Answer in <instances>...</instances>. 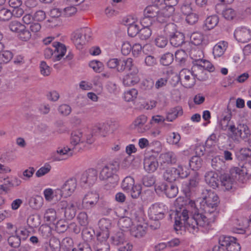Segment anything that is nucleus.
I'll return each instance as SVG.
<instances>
[{"instance_id": "nucleus-1", "label": "nucleus", "mask_w": 251, "mask_h": 251, "mask_svg": "<svg viewBox=\"0 0 251 251\" xmlns=\"http://www.w3.org/2000/svg\"><path fill=\"white\" fill-rule=\"evenodd\" d=\"M219 203L218 195L210 190L207 191V195L205 196L201 203L200 208L196 206L195 202L192 200H188L185 204L190 209L191 213L194 214V219L191 220L208 231L211 223L215 222L219 215L217 207Z\"/></svg>"}, {"instance_id": "nucleus-2", "label": "nucleus", "mask_w": 251, "mask_h": 251, "mask_svg": "<svg viewBox=\"0 0 251 251\" xmlns=\"http://www.w3.org/2000/svg\"><path fill=\"white\" fill-rule=\"evenodd\" d=\"M194 218V214L191 213V210L188 208L187 205L181 212H177L176 216L175 217L174 229L177 232L181 229L183 226H185L187 229L193 234L198 233L201 230L203 232H207L205 229L197 225L196 222L191 220Z\"/></svg>"}, {"instance_id": "nucleus-3", "label": "nucleus", "mask_w": 251, "mask_h": 251, "mask_svg": "<svg viewBox=\"0 0 251 251\" xmlns=\"http://www.w3.org/2000/svg\"><path fill=\"white\" fill-rule=\"evenodd\" d=\"M228 137L234 142H239L240 139H245L251 135V131L246 123H240L229 127Z\"/></svg>"}, {"instance_id": "nucleus-4", "label": "nucleus", "mask_w": 251, "mask_h": 251, "mask_svg": "<svg viewBox=\"0 0 251 251\" xmlns=\"http://www.w3.org/2000/svg\"><path fill=\"white\" fill-rule=\"evenodd\" d=\"M193 70V67L191 71L188 69H183L180 73L179 76L177 77L178 79H180L181 77H183L181 84L185 88H190L193 87L196 83V78L200 81H204L207 77L201 76L199 74H195L196 71Z\"/></svg>"}, {"instance_id": "nucleus-5", "label": "nucleus", "mask_w": 251, "mask_h": 251, "mask_svg": "<svg viewBox=\"0 0 251 251\" xmlns=\"http://www.w3.org/2000/svg\"><path fill=\"white\" fill-rule=\"evenodd\" d=\"M92 36L91 30L88 27H83L75 31L72 35V40L76 48L80 49L81 46L88 42Z\"/></svg>"}, {"instance_id": "nucleus-6", "label": "nucleus", "mask_w": 251, "mask_h": 251, "mask_svg": "<svg viewBox=\"0 0 251 251\" xmlns=\"http://www.w3.org/2000/svg\"><path fill=\"white\" fill-rule=\"evenodd\" d=\"M120 167V162L118 160H113L106 164L100 173L99 177L100 180H107L110 178L116 176V174Z\"/></svg>"}, {"instance_id": "nucleus-7", "label": "nucleus", "mask_w": 251, "mask_h": 251, "mask_svg": "<svg viewBox=\"0 0 251 251\" xmlns=\"http://www.w3.org/2000/svg\"><path fill=\"white\" fill-rule=\"evenodd\" d=\"M77 186V180L75 177H71L66 180L61 188L57 189L55 193L59 195L60 198H67L74 192Z\"/></svg>"}, {"instance_id": "nucleus-8", "label": "nucleus", "mask_w": 251, "mask_h": 251, "mask_svg": "<svg viewBox=\"0 0 251 251\" xmlns=\"http://www.w3.org/2000/svg\"><path fill=\"white\" fill-rule=\"evenodd\" d=\"M219 243L222 246H226L227 251H240L241 246L236 238L222 235L219 238Z\"/></svg>"}, {"instance_id": "nucleus-9", "label": "nucleus", "mask_w": 251, "mask_h": 251, "mask_svg": "<svg viewBox=\"0 0 251 251\" xmlns=\"http://www.w3.org/2000/svg\"><path fill=\"white\" fill-rule=\"evenodd\" d=\"M166 209L165 205L161 203L152 204L149 209L150 218L154 221H158L164 218Z\"/></svg>"}, {"instance_id": "nucleus-10", "label": "nucleus", "mask_w": 251, "mask_h": 251, "mask_svg": "<svg viewBox=\"0 0 251 251\" xmlns=\"http://www.w3.org/2000/svg\"><path fill=\"white\" fill-rule=\"evenodd\" d=\"M58 209L63 211L64 217L67 220H72L76 215V208L74 202L68 203L67 201H63L57 204Z\"/></svg>"}, {"instance_id": "nucleus-11", "label": "nucleus", "mask_w": 251, "mask_h": 251, "mask_svg": "<svg viewBox=\"0 0 251 251\" xmlns=\"http://www.w3.org/2000/svg\"><path fill=\"white\" fill-rule=\"evenodd\" d=\"M98 178V171L94 168H89L84 172L80 178V183L82 185H93Z\"/></svg>"}, {"instance_id": "nucleus-12", "label": "nucleus", "mask_w": 251, "mask_h": 251, "mask_svg": "<svg viewBox=\"0 0 251 251\" xmlns=\"http://www.w3.org/2000/svg\"><path fill=\"white\" fill-rule=\"evenodd\" d=\"M99 200V195L97 193L88 192L85 195L82 201V207L89 210L94 207Z\"/></svg>"}, {"instance_id": "nucleus-13", "label": "nucleus", "mask_w": 251, "mask_h": 251, "mask_svg": "<svg viewBox=\"0 0 251 251\" xmlns=\"http://www.w3.org/2000/svg\"><path fill=\"white\" fill-rule=\"evenodd\" d=\"M193 70L197 71L199 70L201 72V73L205 72L204 70H207L209 72L214 71V66L208 61L204 59H195L193 61Z\"/></svg>"}, {"instance_id": "nucleus-14", "label": "nucleus", "mask_w": 251, "mask_h": 251, "mask_svg": "<svg viewBox=\"0 0 251 251\" xmlns=\"http://www.w3.org/2000/svg\"><path fill=\"white\" fill-rule=\"evenodd\" d=\"M230 172V175L228 174H224L220 176L221 186L225 190L228 191L231 189L235 179H238L237 175L233 174L232 175L231 171Z\"/></svg>"}, {"instance_id": "nucleus-15", "label": "nucleus", "mask_w": 251, "mask_h": 251, "mask_svg": "<svg viewBox=\"0 0 251 251\" xmlns=\"http://www.w3.org/2000/svg\"><path fill=\"white\" fill-rule=\"evenodd\" d=\"M125 71H128L129 73H134V74L138 73V69L133 63L132 58L121 59L120 65L118 68V72H123Z\"/></svg>"}, {"instance_id": "nucleus-16", "label": "nucleus", "mask_w": 251, "mask_h": 251, "mask_svg": "<svg viewBox=\"0 0 251 251\" xmlns=\"http://www.w3.org/2000/svg\"><path fill=\"white\" fill-rule=\"evenodd\" d=\"M234 36L239 42L246 43L251 39V30L245 27H239L235 30Z\"/></svg>"}, {"instance_id": "nucleus-17", "label": "nucleus", "mask_w": 251, "mask_h": 251, "mask_svg": "<svg viewBox=\"0 0 251 251\" xmlns=\"http://www.w3.org/2000/svg\"><path fill=\"white\" fill-rule=\"evenodd\" d=\"M148 118L146 115H142L138 117L134 122L135 128L140 133H144L151 128L149 124L145 125L147 122Z\"/></svg>"}, {"instance_id": "nucleus-18", "label": "nucleus", "mask_w": 251, "mask_h": 251, "mask_svg": "<svg viewBox=\"0 0 251 251\" xmlns=\"http://www.w3.org/2000/svg\"><path fill=\"white\" fill-rule=\"evenodd\" d=\"M231 172L232 175H237L238 179H240V176H245L249 179L251 177V164H247L241 168L234 167L231 169Z\"/></svg>"}, {"instance_id": "nucleus-19", "label": "nucleus", "mask_w": 251, "mask_h": 251, "mask_svg": "<svg viewBox=\"0 0 251 251\" xmlns=\"http://www.w3.org/2000/svg\"><path fill=\"white\" fill-rule=\"evenodd\" d=\"M158 167V163L153 156L146 157L144 160V168L146 172L151 173L155 172Z\"/></svg>"}, {"instance_id": "nucleus-20", "label": "nucleus", "mask_w": 251, "mask_h": 251, "mask_svg": "<svg viewBox=\"0 0 251 251\" xmlns=\"http://www.w3.org/2000/svg\"><path fill=\"white\" fill-rule=\"evenodd\" d=\"M74 149L75 147L71 149L68 146L64 147L63 148H59L57 150V154H59L60 156H58L57 155H55L53 156V160L54 161H60L72 156L74 154Z\"/></svg>"}, {"instance_id": "nucleus-21", "label": "nucleus", "mask_w": 251, "mask_h": 251, "mask_svg": "<svg viewBox=\"0 0 251 251\" xmlns=\"http://www.w3.org/2000/svg\"><path fill=\"white\" fill-rule=\"evenodd\" d=\"M190 41L192 44L195 46H206L208 41L206 36L202 33L199 32L193 33L190 37Z\"/></svg>"}, {"instance_id": "nucleus-22", "label": "nucleus", "mask_w": 251, "mask_h": 251, "mask_svg": "<svg viewBox=\"0 0 251 251\" xmlns=\"http://www.w3.org/2000/svg\"><path fill=\"white\" fill-rule=\"evenodd\" d=\"M219 18L218 15H213L208 16L204 20L202 26V29L206 31L213 29L218 25Z\"/></svg>"}, {"instance_id": "nucleus-23", "label": "nucleus", "mask_w": 251, "mask_h": 251, "mask_svg": "<svg viewBox=\"0 0 251 251\" xmlns=\"http://www.w3.org/2000/svg\"><path fill=\"white\" fill-rule=\"evenodd\" d=\"M218 175L213 172H209L205 176V180L206 183L213 189L218 188L220 185V180Z\"/></svg>"}, {"instance_id": "nucleus-24", "label": "nucleus", "mask_w": 251, "mask_h": 251, "mask_svg": "<svg viewBox=\"0 0 251 251\" xmlns=\"http://www.w3.org/2000/svg\"><path fill=\"white\" fill-rule=\"evenodd\" d=\"M52 46L54 48L55 54L53 60L59 61L65 55L67 50L66 47L64 44L58 42H54Z\"/></svg>"}, {"instance_id": "nucleus-25", "label": "nucleus", "mask_w": 251, "mask_h": 251, "mask_svg": "<svg viewBox=\"0 0 251 251\" xmlns=\"http://www.w3.org/2000/svg\"><path fill=\"white\" fill-rule=\"evenodd\" d=\"M159 158L161 164L173 165L176 164L177 161L176 155L173 151L162 153L160 155Z\"/></svg>"}, {"instance_id": "nucleus-26", "label": "nucleus", "mask_w": 251, "mask_h": 251, "mask_svg": "<svg viewBox=\"0 0 251 251\" xmlns=\"http://www.w3.org/2000/svg\"><path fill=\"white\" fill-rule=\"evenodd\" d=\"M23 3L22 0H9L8 4L13 8L12 13L16 17H21L24 13V10L21 7Z\"/></svg>"}, {"instance_id": "nucleus-27", "label": "nucleus", "mask_w": 251, "mask_h": 251, "mask_svg": "<svg viewBox=\"0 0 251 251\" xmlns=\"http://www.w3.org/2000/svg\"><path fill=\"white\" fill-rule=\"evenodd\" d=\"M171 44L175 47H179L186 43L185 42L184 35L179 31L170 38Z\"/></svg>"}, {"instance_id": "nucleus-28", "label": "nucleus", "mask_w": 251, "mask_h": 251, "mask_svg": "<svg viewBox=\"0 0 251 251\" xmlns=\"http://www.w3.org/2000/svg\"><path fill=\"white\" fill-rule=\"evenodd\" d=\"M137 74L131 72L126 75L123 78V83L124 85L129 87L139 82L140 79Z\"/></svg>"}, {"instance_id": "nucleus-29", "label": "nucleus", "mask_w": 251, "mask_h": 251, "mask_svg": "<svg viewBox=\"0 0 251 251\" xmlns=\"http://www.w3.org/2000/svg\"><path fill=\"white\" fill-rule=\"evenodd\" d=\"M109 126L107 124H99L95 126L92 129V133L95 136H100L104 137L109 131Z\"/></svg>"}, {"instance_id": "nucleus-30", "label": "nucleus", "mask_w": 251, "mask_h": 251, "mask_svg": "<svg viewBox=\"0 0 251 251\" xmlns=\"http://www.w3.org/2000/svg\"><path fill=\"white\" fill-rule=\"evenodd\" d=\"M176 169L175 167H171L165 170L163 173V178L166 181L172 182L178 179Z\"/></svg>"}, {"instance_id": "nucleus-31", "label": "nucleus", "mask_w": 251, "mask_h": 251, "mask_svg": "<svg viewBox=\"0 0 251 251\" xmlns=\"http://www.w3.org/2000/svg\"><path fill=\"white\" fill-rule=\"evenodd\" d=\"M227 47V43L225 41L219 42L215 45L213 49V53L215 57H221L223 55Z\"/></svg>"}, {"instance_id": "nucleus-32", "label": "nucleus", "mask_w": 251, "mask_h": 251, "mask_svg": "<svg viewBox=\"0 0 251 251\" xmlns=\"http://www.w3.org/2000/svg\"><path fill=\"white\" fill-rule=\"evenodd\" d=\"M183 114L182 109L181 107L176 106L169 110L167 114L166 120L169 122H173L178 116Z\"/></svg>"}, {"instance_id": "nucleus-33", "label": "nucleus", "mask_w": 251, "mask_h": 251, "mask_svg": "<svg viewBox=\"0 0 251 251\" xmlns=\"http://www.w3.org/2000/svg\"><path fill=\"white\" fill-rule=\"evenodd\" d=\"M83 142L82 133L80 130L73 131L72 132L70 137V143L72 146L75 147L79 143Z\"/></svg>"}, {"instance_id": "nucleus-34", "label": "nucleus", "mask_w": 251, "mask_h": 251, "mask_svg": "<svg viewBox=\"0 0 251 251\" xmlns=\"http://www.w3.org/2000/svg\"><path fill=\"white\" fill-rule=\"evenodd\" d=\"M159 7L157 6L149 5L144 10V15H147L149 18L154 19L158 14Z\"/></svg>"}, {"instance_id": "nucleus-35", "label": "nucleus", "mask_w": 251, "mask_h": 251, "mask_svg": "<svg viewBox=\"0 0 251 251\" xmlns=\"http://www.w3.org/2000/svg\"><path fill=\"white\" fill-rule=\"evenodd\" d=\"M135 185V181L133 177L130 176L126 177L122 181L121 187L122 189L126 192L130 191L132 186Z\"/></svg>"}, {"instance_id": "nucleus-36", "label": "nucleus", "mask_w": 251, "mask_h": 251, "mask_svg": "<svg viewBox=\"0 0 251 251\" xmlns=\"http://www.w3.org/2000/svg\"><path fill=\"white\" fill-rule=\"evenodd\" d=\"M236 157L240 161L247 160L251 157V149L248 148H241L237 152Z\"/></svg>"}, {"instance_id": "nucleus-37", "label": "nucleus", "mask_w": 251, "mask_h": 251, "mask_svg": "<svg viewBox=\"0 0 251 251\" xmlns=\"http://www.w3.org/2000/svg\"><path fill=\"white\" fill-rule=\"evenodd\" d=\"M42 203L43 199L39 196L32 197L28 200V204L33 209H38L40 208Z\"/></svg>"}, {"instance_id": "nucleus-38", "label": "nucleus", "mask_w": 251, "mask_h": 251, "mask_svg": "<svg viewBox=\"0 0 251 251\" xmlns=\"http://www.w3.org/2000/svg\"><path fill=\"white\" fill-rule=\"evenodd\" d=\"M129 19H127L126 21V24L128 26L127 29V33L129 36L133 37L135 36L137 34H139V27L138 25L133 22L130 23L128 22Z\"/></svg>"}, {"instance_id": "nucleus-39", "label": "nucleus", "mask_w": 251, "mask_h": 251, "mask_svg": "<svg viewBox=\"0 0 251 251\" xmlns=\"http://www.w3.org/2000/svg\"><path fill=\"white\" fill-rule=\"evenodd\" d=\"M202 160L200 156H194L189 160L190 167L193 170L200 169L202 165Z\"/></svg>"}, {"instance_id": "nucleus-40", "label": "nucleus", "mask_w": 251, "mask_h": 251, "mask_svg": "<svg viewBox=\"0 0 251 251\" xmlns=\"http://www.w3.org/2000/svg\"><path fill=\"white\" fill-rule=\"evenodd\" d=\"M111 240L114 245L120 246L124 244L126 238L123 232L119 231L111 237Z\"/></svg>"}, {"instance_id": "nucleus-41", "label": "nucleus", "mask_w": 251, "mask_h": 251, "mask_svg": "<svg viewBox=\"0 0 251 251\" xmlns=\"http://www.w3.org/2000/svg\"><path fill=\"white\" fill-rule=\"evenodd\" d=\"M231 118V112L228 113L226 115L224 116L221 120L220 125L221 128L224 131L226 130L227 129L229 131V127L232 125L230 124V120Z\"/></svg>"}, {"instance_id": "nucleus-42", "label": "nucleus", "mask_w": 251, "mask_h": 251, "mask_svg": "<svg viewBox=\"0 0 251 251\" xmlns=\"http://www.w3.org/2000/svg\"><path fill=\"white\" fill-rule=\"evenodd\" d=\"M74 242L72 238L66 237L61 242L59 251H70L73 246Z\"/></svg>"}, {"instance_id": "nucleus-43", "label": "nucleus", "mask_w": 251, "mask_h": 251, "mask_svg": "<svg viewBox=\"0 0 251 251\" xmlns=\"http://www.w3.org/2000/svg\"><path fill=\"white\" fill-rule=\"evenodd\" d=\"M177 31L176 25L172 23L167 24L164 28L165 35L169 38Z\"/></svg>"}, {"instance_id": "nucleus-44", "label": "nucleus", "mask_w": 251, "mask_h": 251, "mask_svg": "<svg viewBox=\"0 0 251 251\" xmlns=\"http://www.w3.org/2000/svg\"><path fill=\"white\" fill-rule=\"evenodd\" d=\"M45 221L49 222L54 223L56 219V212L53 208L48 209L44 214Z\"/></svg>"}, {"instance_id": "nucleus-45", "label": "nucleus", "mask_w": 251, "mask_h": 251, "mask_svg": "<svg viewBox=\"0 0 251 251\" xmlns=\"http://www.w3.org/2000/svg\"><path fill=\"white\" fill-rule=\"evenodd\" d=\"M27 224L29 229L34 231L40 224V219L37 216L31 215L27 219Z\"/></svg>"}, {"instance_id": "nucleus-46", "label": "nucleus", "mask_w": 251, "mask_h": 251, "mask_svg": "<svg viewBox=\"0 0 251 251\" xmlns=\"http://www.w3.org/2000/svg\"><path fill=\"white\" fill-rule=\"evenodd\" d=\"M145 228L146 227H144L142 225H137L136 227L131 229V234L136 238L142 237L146 234Z\"/></svg>"}, {"instance_id": "nucleus-47", "label": "nucleus", "mask_w": 251, "mask_h": 251, "mask_svg": "<svg viewBox=\"0 0 251 251\" xmlns=\"http://www.w3.org/2000/svg\"><path fill=\"white\" fill-rule=\"evenodd\" d=\"M176 169V173L178 178H185L190 174V170L186 166L180 164L178 165Z\"/></svg>"}, {"instance_id": "nucleus-48", "label": "nucleus", "mask_w": 251, "mask_h": 251, "mask_svg": "<svg viewBox=\"0 0 251 251\" xmlns=\"http://www.w3.org/2000/svg\"><path fill=\"white\" fill-rule=\"evenodd\" d=\"M10 29L13 31L18 33L22 32L25 28V26L17 21H11L9 25Z\"/></svg>"}, {"instance_id": "nucleus-49", "label": "nucleus", "mask_w": 251, "mask_h": 251, "mask_svg": "<svg viewBox=\"0 0 251 251\" xmlns=\"http://www.w3.org/2000/svg\"><path fill=\"white\" fill-rule=\"evenodd\" d=\"M81 234L83 239L85 241L89 242L93 239L95 231L91 228L84 227L82 230Z\"/></svg>"}, {"instance_id": "nucleus-50", "label": "nucleus", "mask_w": 251, "mask_h": 251, "mask_svg": "<svg viewBox=\"0 0 251 251\" xmlns=\"http://www.w3.org/2000/svg\"><path fill=\"white\" fill-rule=\"evenodd\" d=\"M174 59L173 54L170 52H167L161 56L160 62L162 65L168 66L172 63Z\"/></svg>"}, {"instance_id": "nucleus-51", "label": "nucleus", "mask_w": 251, "mask_h": 251, "mask_svg": "<svg viewBox=\"0 0 251 251\" xmlns=\"http://www.w3.org/2000/svg\"><path fill=\"white\" fill-rule=\"evenodd\" d=\"M55 230L60 233H64L69 228L68 223L64 220H59L56 223H54Z\"/></svg>"}, {"instance_id": "nucleus-52", "label": "nucleus", "mask_w": 251, "mask_h": 251, "mask_svg": "<svg viewBox=\"0 0 251 251\" xmlns=\"http://www.w3.org/2000/svg\"><path fill=\"white\" fill-rule=\"evenodd\" d=\"M187 58V55L184 50H178L175 53V59L179 65L185 64Z\"/></svg>"}, {"instance_id": "nucleus-53", "label": "nucleus", "mask_w": 251, "mask_h": 251, "mask_svg": "<svg viewBox=\"0 0 251 251\" xmlns=\"http://www.w3.org/2000/svg\"><path fill=\"white\" fill-rule=\"evenodd\" d=\"M192 2L191 0H184L179 5L181 12L184 14H188L192 11Z\"/></svg>"}, {"instance_id": "nucleus-54", "label": "nucleus", "mask_w": 251, "mask_h": 251, "mask_svg": "<svg viewBox=\"0 0 251 251\" xmlns=\"http://www.w3.org/2000/svg\"><path fill=\"white\" fill-rule=\"evenodd\" d=\"M178 192V188L176 185L170 184L167 185L165 194L169 198H173L176 196Z\"/></svg>"}, {"instance_id": "nucleus-55", "label": "nucleus", "mask_w": 251, "mask_h": 251, "mask_svg": "<svg viewBox=\"0 0 251 251\" xmlns=\"http://www.w3.org/2000/svg\"><path fill=\"white\" fill-rule=\"evenodd\" d=\"M180 135L177 132H171L167 137V142L172 145H177L180 140Z\"/></svg>"}, {"instance_id": "nucleus-56", "label": "nucleus", "mask_w": 251, "mask_h": 251, "mask_svg": "<svg viewBox=\"0 0 251 251\" xmlns=\"http://www.w3.org/2000/svg\"><path fill=\"white\" fill-rule=\"evenodd\" d=\"M16 159V155L11 151L6 152L1 155L0 160L2 162L11 163Z\"/></svg>"}, {"instance_id": "nucleus-57", "label": "nucleus", "mask_w": 251, "mask_h": 251, "mask_svg": "<svg viewBox=\"0 0 251 251\" xmlns=\"http://www.w3.org/2000/svg\"><path fill=\"white\" fill-rule=\"evenodd\" d=\"M119 226L122 230H126L129 229L132 225L131 219L129 218H124L120 219L118 222Z\"/></svg>"}, {"instance_id": "nucleus-58", "label": "nucleus", "mask_w": 251, "mask_h": 251, "mask_svg": "<svg viewBox=\"0 0 251 251\" xmlns=\"http://www.w3.org/2000/svg\"><path fill=\"white\" fill-rule=\"evenodd\" d=\"M142 183L146 187H151L156 181V178L153 175L145 176L142 178Z\"/></svg>"}, {"instance_id": "nucleus-59", "label": "nucleus", "mask_w": 251, "mask_h": 251, "mask_svg": "<svg viewBox=\"0 0 251 251\" xmlns=\"http://www.w3.org/2000/svg\"><path fill=\"white\" fill-rule=\"evenodd\" d=\"M8 243L11 247L18 248L21 245V239L19 236L12 235L8 238Z\"/></svg>"}, {"instance_id": "nucleus-60", "label": "nucleus", "mask_w": 251, "mask_h": 251, "mask_svg": "<svg viewBox=\"0 0 251 251\" xmlns=\"http://www.w3.org/2000/svg\"><path fill=\"white\" fill-rule=\"evenodd\" d=\"M170 14L166 13V11H159L158 15L155 17L157 22L161 24H166L170 19Z\"/></svg>"}, {"instance_id": "nucleus-61", "label": "nucleus", "mask_w": 251, "mask_h": 251, "mask_svg": "<svg viewBox=\"0 0 251 251\" xmlns=\"http://www.w3.org/2000/svg\"><path fill=\"white\" fill-rule=\"evenodd\" d=\"M131 190L128 191L127 193H130L133 199H137L141 194L142 187L139 184H135L132 187Z\"/></svg>"}, {"instance_id": "nucleus-62", "label": "nucleus", "mask_w": 251, "mask_h": 251, "mask_svg": "<svg viewBox=\"0 0 251 251\" xmlns=\"http://www.w3.org/2000/svg\"><path fill=\"white\" fill-rule=\"evenodd\" d=\"M151 29L150 27H143L139 32V38L142 40L148 39L151 35Z\"/></svg>"}, {"instance_id": "nucleus-63", "label": "nucleus", "mask_w": 251, "mask_h": 251, "mask_svg": "<svg viewBox=\"0 0 251 251\" xmlns=\"http://www.w3.org/2000/svg\"><path fill=\"white\" fill-rule=\"evenodd\" d=\"M138 91L135 89H131L125 92L124 94L125 100L127 101H132L137 98Z\"/></svg>"}, {"instance_id": "nucleus-64", "label": "nucleus", "mask_w": 251, "mask_h": 251, "mask_svg": "<svg viewBox=\"0 0 251 251\" xmlns=\"http://www.w3.org/2000/svg\"><path fill=\"white\" fill-rule=\"evenodd\" d=\"M94 249L96 251H109L110 245L107 242H96Z\"/></svg>"}]
</instances>
